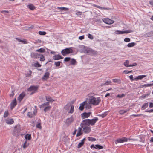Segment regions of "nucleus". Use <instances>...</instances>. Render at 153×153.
<instances>
[{"label":"nucleus","mask_w":153,"mask_h":153,"mask_svg":"<svg viewBox=\"0 0 153 153\" xmlns=\"http://www.w3.org/2000/svg\"><path fill=\"white\" fill-rule=\"evenodd\" d=\"M9 114V113L8 112L7 110L5 111L3 117L4 118H5L7 117Z\"/></svg>","instance_id":"nucleus-35"},{"label":"nucleus","mask_w":153,"mask_h":153,"mask_svg":"<svg viewBox=\"0 0 153 153\" xmlns=\"http://www.w3.org/2000/svg\"><path fill=\"white\" fill-rule=\"evenodd\" d=\"M53 59L55 60H59L62 59L63 58L59 54L55 55L53 57Z\"/></svg>","instance_id":"nucleus-17"},{"label":"nucleus","mask_w":153,"mask_h":153,"mask_svg":"<svg viewBox=\"0 0 153 153\" xmlns=\"http://www.w3.org/2000/svg\"><path fill=\"white\" fill-rule=\"evenodd\" d=\"M69 105L68 104H67L64 107V108L65 109H67L69 108Z\"/></svg>","instance_id":"nucleus-63"},{"label":"nucleus","mask_w":153,"mask_h":153,"mask_svg":"<svg viewBox=\"0 0 153 153\" xmlns=\"http://www.w3.org/2000/svg\"><path fill=\"white\" fill-rule=\"evenodd\" d=\"M82 128H83L84 132L85 133H88L91 131V129L90 127L83 126Z\"/></svg>","instance_id":"nucleus-9"},{"label":"nucleus","mask_w":153,"mask_h":153,"mask_svg":"<svg viewBox=\"0 0 153 153\" xmlns=\"http://www.w3.org/2000/svg\"><path fill=\"white\" fill-rule=\"evenodd\" d=\"M49 105V102H46L44 103L43 104L41 105L40 106L39 108H44V107H46L47 106H48Z\"/></svg>","instance_id":"nucleus-26"},{"label":"nucleus","mask_w":153,"mask_h":153,"mask_svg":"<svg viewBox=\"0 0 153 153\" xmlns=\"http://www.w3.org/2000/svg\"><path fill=\"white\" fill-rule=\"evenodd\" d=\"M42 42V41L40 39H38L37 40H36L35 42H34V43L35 44H37V43H41Z\"/></svg>","instance_id":"nucleus-51"},{"label":"nucleus","mask_w":153,"mask_h":153,"mask_svg":"<svg viewBox=\"0 0 153 153\" xmlns=\"http://www.w3.org/2000/svg\"><path fill=\"white\" fill-rule=\"evenodd\" d=\"M73 48L70 47L68 48H66L65 49H63L61 51V53L63 56H65L67 54L73 53Z\"/></svg>","instance_id":"nucleus-3"},{"label":"nucleus","mask_w":153,"mask_h":153,"mask_svg":"<svg viewBox=\"0 0 153 153\" xmlns=\"http://www.w3.org/2000/svg\"><path fill=\"white\" fill-rule=\"evenodd\" d=\"M97 51H96L93 50L92 49L89 48L88 50V53L89 54H96L97 53Z\"/></svg>","instance_id":"nucleus-22"},{"label":"nucleus","mask_w":153,"mask_h":153,"mask_svg":"<svg viewBox=\"0 0 153 153\" xmlns=\"http://www.w3.org/2000/svg\"><path fill=\"white\" fill-rule=\"evenodd\" d=\"M17 102L16 98H15L11 102L10 104V108L11 109H13L16 105Z\"/></svg>","instance_id":"nucleus-11"},{"label":"nucleus","mask_w":153,"mask_h":153,"mask_svg":"<svg viewBox=\"0 0 153 153\" xmlns=\"http://www.w3.org/2000/svg\"><path fill=\"white\" fill-rule=\"evenodd\" d=\"M71 59L70 57H66L64 59V61L65 62H68Z\"/></svg>","instance_id":"nucleus-54"},{"label":"nucleus","mask_w":153,"mask_h":153,"mask_svg":"<svg viewBox=\"0 0 153 153\" xmlns=\"http://www.w3.org/2000/svg\"><path fill=\"white\" fill-rule=\"evenodd\" d=\"M6 121V123L9 124H12L14 122V120L13 119H7Z\"/></svg>","instance_id":"nucleus-21"},{"label":"nucleus","mask_w":153,"mask_h":153,"mask_svg":"<svg viewBox=\"0 0 153 153\" xmlns=\"http://www.w3.org/2000/svg\"><path fill=\"white\" fill-rule=\"evenodd\" d=\"M1 13L6 15L7 13H9V11L7 10H3L1 11Z\"/></svg>","instance_id":"nucleus-49"},{"label":"nucleus","mask_w":153,"mask_h":153,"mask_svg":"<svg viewBox=\"0 0 153 153\" xmlns=\"http://www.w3.org/2000/svg\"><path fill=\"white\" fill-rule=\"evenodd\" d=\"M95 149H102L103 148V147L102 146L98 144H96L95 145Z\"/></svg>","instance_id":"nucleus-36"},{"label":"nucleus","mask_w":153,"mask_h":153,"mask_svg":"<svg viewBox=\"0 0 153 153\" xmlns=\"http://www.w3.org/2000/svg\"><path fill=\"white\" fill-rule=\"evenodd\" d=\"M27 7L31 10H33L35 8V7L32 4L28 5Z\"/></svg>","instance_id":"nucleus-27"},{"label":"nucleus","mask_w":153,"mask_h":153,"mask_svg":"<svg viewBox=\"0 0 153 153\" xmlns=\"http://www.w3.org/2000/svg\"><path fill=\"white\" fill-rule=\"evenodd\" d=\"M129 77L130 78V79L132 81H133L134 80L133 78V76L132 75H131L129 76Z\"/></svg>","instance_id":"nucleus-61"},{"label":"nucleus","mask_w":153,"mask_h":153,"mask_svg":"<svg viewBox=\"0 0 153 153\" xmlns=\"http://www.w3.org/2000/svg\"><path fill=\"white\" fill-rule=\"evenodd\" d=\"M88 37L89 38L91 39H93L94 38L93 36L90 34H88Z\"/></svg>","instance_id":"nucleus-55"},{"label":"nucleus","mask_w":153,"mask_h":153,"mask_svg":"<svg viewBox=\"0 0 153 153\" xmlns=\"http://www.w3.org/2000/svg\"><path fill=\"white\" fill-rule=\"evenodd\" d=\"M88 140L90 141H95L96 140V138L92 137H88Z\"/></svg>","instance_id":"nucleus-39"},{"label":"nucleus","mask_w":153,"mask_h":153,"mask_svg":"<svg viewBox=\"0 0 153 153\" xmlns=\"http://www.w3.org/2000/svg\"><path fill=\"white\" fill-rule=\"evenodd\" d=\"M49 75L50 73L49 72L45 73L42 78V79L45 80H47L49 77Z\"/></svg>","instance_id":"nucleus-16"},{"label":"nucleus","mask_w":153,"mask_h":153,"mask_svg":"<svg viewBox=\"0 0 153 153\" xmlns=\"http://www.w3.org/2000/svg\"><path fill=\"white\" fill-rule=\"evenodd\" d=\"M91 113V112H89L88 113L85 112L81 114V117L82 118L84 119L85 118L88 117L90 116Z\"/></svg>","instance_id":"nucleus-12"},{"label":"nucleus","mask_w":153,"mask_h":153,"mask_svg":"<svg viewBox=\"0 0 153 153\" xmlns=\"http://www.w3.org/2000/svg\"><path fill=\"white\" fill-rule=\"evenodd\" d=\"M25 96V93L24 92H22L18 97V100L20 102L24 98Z\"/></svg>","instance_id":"nucleus-13"},{"label":"nucleus","mask_w":153,"mask_h":153,"mask_svg":"<svg viewBox=\"0 0 153 153\" xmlns=\"http://www.w3.org/2000/svg\"><path fill=\"white\" fill-rule=\"evenodd\" d=\"M41 54L35 53L32 52L31 53V57L32 58L37 59L41 56Z\"/></svg>","instance_id":"nucleus-8"},{"label":"nucleus","mask_w":153,"mask_h":153,"mask_svg":"<svg viewBox=\"0 0 153 153\" xmlns=\"http://www.w3.org/2000/svg\"><path fill=\"white\" fill-rule=\"evenodd\" d=\"M144 36L146 37H151L153 36V31H150L146 33L144 35Z\"/></svg>","instance_id":"nucleus-20"},{"label":"nucleus","mask_w":153,"mask_h":153,"mask_svg":"<svg viewBox=\"0 0 153 153\" xmlns=\"http://www.w3.org/2000/svg\"><path fill=\"white\" fill-rule=\"evenodd\" d=\"M84 39V36L83 35L79 37V39L80 40H82Z\"/></svg>","instance_id":"nucleus-60"},{"label":"nucleus","mask_w":153,"mask_h":153,"mask_svg":"<svg viewBox=\"0 0 153 153\" xmlns=\"http://www.w3.org/2000/svg\"><path fill=\"white\" fill-rule=\"evenodd\" d=\"M149 86H150V84H144L143 85H142V87H149Z\"/></svg>","instance_id":"nucleus-59"},{"label":"nucleus","mask_w":153,"mask_h":153,"mask_svg":"<svg viewBox=\"0 0 153 153\" xmlns=\"http://www.w3.org/2000/svg\"><path fill=\"white\" fill-rule=\"evenodd\" d=\"M84 144L82 143V142H81L79 143L78 144L77 148H81L84 145Z\"/></svg>","instance_id":"nucleus-50"},{"label":"nucleus","mask_w":153,"mask_h":153,"mask_svg":"<svg viewBox=\"0 0 153 153\" xmlns=\"http://www.w3.org/2000/svg\"><path fill=\"white\" fill-rule=\"evenodd\" d=\"M39 35H46V33L45 31H39Z\"/></svg>","instance_id":"nucleus-48"},{"label":"nucleus","mask_w":153,"mask_h":153,"mask_svg":"<svg viewBox=\"0 0 153 153\" xmlns=\"http://www.w3.org/2000/svg\"><path fill=\"white\" fill-rule=\"evenodd\" d=\"M135 45V43L134 42L129 43L127 45V46L128 47H131L134 46Z\"/></svg>","instance_id":"nucleus-41"},{"label":"nucleus","mask_w":153,"mask_h":153,"mask_svg":"<svg viewBox=\"0 0 153 153\" xmlns=\"http://www.w3.org/2000/svg\"><path fill=\"white\" fill-rule=\"evenodd\" d=\"M103 22L108 24H111L114 23V21L109 19H103Z\"/></svg>","instance_id":"nucleus-14"},{"label":"nucleus","mask_w":153,"mask_h":153,"mask_svg":"<svg viewBox=\"0 0 153 153\" xmlns=\"http://www.w3.org/2000/svg\"><path fill=\"white\" fill-rule=\"evenodd\" d=\"M148 106V103H145L141 107V109L143 110L145 109Z\"/></svg>","instance_id":"nucleus-29"},{"label":"nucleus","mask_w":153,"mask_h":153,"mask_svg":"<svg viewBox=\"0 0 153 153\" xmlns=\"http://www.w3.org/2000/svg\"><path fill=\"white\" fill-rule=\"evenodd\" d=\"M25 138L26 140H30L31 139V135L30 134H27L25 136Z\"/></svg>","instance_id":"nucleus-32"},{"label":"nucleus","mask_w":153,"mask_h":153,"mask_svg":"<svg viewBox=\"0 0 153 153\" xmlns=\"http://www.w3.org/2000/svg\"><path fill=\"white\" fill-rule=\"evenodd\" d=\"M36 52L42 53L45 52V50L43 48H41L39 49L36 50Z\"/></svg>","instance_id":"nucleus-31"},{"label":"nucleus","mask_w":153,"mask_h":153,"mask_svg":"<svg viewBox=\"0 0 153 153\" xmlns=\"http://www.w3.org/2000/svg\"><path fill=\"white\" fill-rule=\"evenodd\" d=\"M113 81L114 83H121V80L120 79H113L112 80Z\"/></svg>","instance_id":"nucleus-38"},{"label":"nucleus","mask_w":153,"mask_h":153,"mask_svg":"<svg viewBox=\"0 0 153 153\" xmlns=\"http://www.w3.org/2000/svg\"><path fill=\"white\" fill-rule=\"evenodd\" d=\"M37 112V110L35 111H34L33 112H29L27 114V116H28L29 117L32 118L33 117V116L35 115V114Z\"/></svg>","instance_id":"nucleus-18"},{"label":"nucleus","mask_w":153,"mask_h":153,"mask_svg":"<svg viewBox=\"0 0 153 153\" xmlns=\"http://www.w3.org/2000/svg\"><path fill=\"white\" fill-rule=\"evenodd\" d=\"M107 114V112H105L103 114H100L99 115L102 117V118L104 117H105Z\"/></svg>","instance_id":"nucleus-47"},{"label":"nucleus","mask_w":153,"mask_h":153,"mask_svg":"<svg viewBox=\"0 0 153 153\" xmlns=\"http://www.w3.org/2000/svg\"><path fill=\"white\" fill-rule=\"evenodd\" d=\"M14 130L16 132H19L21 130L20 126L19 125H16L14 127Z\"/></svg>","instance_id":"nucleus-19"},{"label":"nucleus","mask_w":153,"mask_h":153,"mask_svg":"<svg viewBox=\"0 0 153 153\" xmlns=\"http://www.w3.org/2000/svg\"><path fill=\"white\" fill-rule=\"evenodd\" d=\"M40 58V60L41 61H44L45 59V57L43 56L42 54H41V55Z\"/></svg>","instance_id":"nucleus-44"},{"label":"nucleus","mask_w":153,"mask_h":153,"mask_svg":"<svg viewBox=\"0 0 153 153\" xmlns=\"http://www.w3.org/2000/svg\"><path fill=\"white\" fill-rule=\"evenodd\" d=\"M132 71H128V70H125L123 71V73H125V74H127L129 73H131Z\"/></svg>","instance_id":"nucleus-53"},{"label":"nucleus","mask_w":153,"mask_h":153,"mask_svg":"<svg viewBox=\"0 0 153 153\" xmlns=\"http://www.w3.org/2000/svg\"><path fill=\"white\" fill-rule=\"evenodd\" d=\"M98 120L97 117H95L94 119H86L83 120L80 124L81 126L83 127V126H88L90 125H94Z\"/></svg>","instance_id":"nucleus-1"},{"label":"nucleus","mask_w":153,"mask_h":153,"mask_svg":"<svg viewBox=\"0 0 153 153\" xmlns=\"http://www.w3.org/2000/svg\"><path fill=\"white\" fill-rule=\"evenodd\" d=\"M132 32H133V31L131 30H125L124 31L116 30L115 32L114 33L118 35L124 33H128Z\"/></svg>","instance_id":"nucleus-6"},{"label":"nucleus","mask_w":153,"mask_h":153,"mask_svg":"<svg viewBox=\"0 0 153 153\" xmlns=\"http://www.w3.org/2000/svg\"><path fill=\"white\" fill-rule=\"evenodd\" d=\"M146 112H148L149 113H151L153 112V109H150L149 110H146L145 111Z\"/></svg>","instance_id":"nucleus-62"},{"label":"nucleus","mask_w":153,"mask_h":153,"mask_svg":"<svg viewBox=\"0 0 153 153\" xmlns=\"http://www.w3.org/2000/svg\"><path fill=\"white\" fill-rule=\"evenodd\" d=\"M58 9H60L62 10H64V11H67L69 10V9L68 8L65 7H58L57 8Z\"/></svg>","instance_id":"nucleus-34"},{"label":"nucleus","mask_w":153,"mask_h":153,"mask_svg":"<svg viewBox=\"0 0 153 153\" xmlns=\"http://www.w3.org/2000/svg\"><path fill=\"white\" fill-rule=\"evenodd\" d=\"M39 86H37L31 85L27 89L28 91H32V92L31 94L35 93L39 88Z\"/></svg>","instance_id":"nucleus-4"},{"label":"nucleus","mask_w":153,"mask_h":153,"mask_svg":"<svg viewBox=\"0 0 153 153\" xmlns=\"http://www.w3.org/2000/svg\"><path fill=\"white\" fill-rule=\"evenodd\" d=\"M129 61L128 60H126L124 63V65L126 67H129L136 66L137 65L136 63H134L132 64L129 65Z\"/></svg>","instance_id":"nucleus-10"},{"label":"nucleus","mask_w":153,"mask_h":153,"mask_svg":"<svg viewBox=\"0 0 153 153\" xmlns=\"http://www.w3.org/2000/svg\"><path fill=\"white\" fill-rule=\"evenodd\" d=\"M146 76V75H139L137 76L136 77L134 78V80H137L138 79H142L143 78L145 77Z\"/></svg>","instance_id":"nucleus-23"},{"label":"nucleus","mask_w":153,"mask_h":153,"mask_svg":"<svg viewBox=\"0 0 153 153\" xmlns=\"http://www.w3.org/2000/svg\"><path fill=\"white\" fill-rule=\"evenodd\" d=\"M20 42L23 43L24 44H26L27 43V42L26 41L25 39L24 40H21L20 41Z\"/></svg>","instance_id":"nucleus-57"},{"label":"nucleus","mask_w":153,"mask_h":153,"mask_svg":"<svg viewBox=\"0 0 153 153\" xmlns=\"http://www.w3.org/2000/svg\"><path fill=\"white\" fill-rule=\"evenodd\" d=\"M74 120L73 116H71L70 118L67 119L65 121V123L68 126H69Z\"/></svg>","instance_id":"nucleus-7"},{"label":"nucleus","mask_w":153,"mask_h":153,"mask_svg":"<svg viewBox=\"0 0 153 153\" xmlns=\"http://www.w3.org/2000/svg\"><path fill=\"white\" fill-rule=\"evenodd\" d=\"M34 66L36 67H39L41 66V65L38 62L35 63L34 64Z\"/></svg>","instance_id":"nucleus-45"},{"label":"nucleus","mask_w":153,"mask_h":153,"mask_svg":"<svg viewBox=\"0 0 153 153\" xmlns=\"http://www.w3.org/2000/svg\"><path fill=\"white\" fill-rule=\"evenodd\" d=\"M128 111V110H120L119 111V113L121 114H123L124 113H126L127 112V111Z\"/></svg>","instance_id":"nucleus-40"},{"label":"nucleus","mask_w":153,"mask_h":153,"mask_svg":"<svg viewBox=\"0 0 153 153\" xmlns=\"http://www.w3.org/2000/svg\"><path fill=\"white\" fill-rule=\"evenodd\" d=\"M76 62V61L74 59H72L70 62V63L72 65H74Z\"/></svg>","instance_id":"nucleus-37"},{"label":"nucleus","mask_w":153,"mask_h":153,"mask_svg":"<svg viewBox=\"0 0 153 153\" xmlns=\"http://www.w3.org/2000/svg\"><path fill=\"white\" fill-rule=\"evenodd\" d=\"M87 101H85L81 103L80 105V106L79 108V109L80 111L83 110L84 108V106L85 104L86 103Z\"/></svg>","instance_id":"nucleus-15"},{"label":"nucleus","mask_w":153,"mask_h":153,"mask_svg":"<svg viewBox=\"0 0 153 153\" xmlns=\"http://www.w3.org/2000/svg\"><path fill=\"white\" fill-rule=\"evenodd\" d=\"M125 96V94H118L117 96V97L119 98H122Z\"/></svg>","instance_id":"nucleus-46"},{"label":"nucleus","mask_w":153,"mask_h":153,"mask_svg":"<svg viewBox=\"0 0 153 153\" xmlns=\"http://www.w3.org/2000/svg\"><path fill=\"white\" fill-rule=\"evenodd\" d=\"M111 81H107L104 83L102 84L100 86H102L104 85H109L111 84Z\"/></svg>","instance_id":"nucleus-28"},{"label":"nucleus","mask_w":153,"mask_h":153,"mask_svg":"<svg viewBox=\"0 0 153 153\" xmlns=\"http://www.w3.org/2000/svg\"><path fill=\"white\" fill-rule=\"evenodd\" d=\"M128 140L127 138L125 137H123L122 138L117 139L115 141V143L116 144L119 143H123L124 142H127Z\"/></svg>","instance_id":"nucleus-5"},{"label":"nucleus","mask_w":153,"mask_h":153,"mask_svg":"<svg viewBox=\"0 0 153 153\" xmlns=\"http://www.w3.org/2000/svg\"><path fill=\"white\" fill-rule=\"evenodd\" d=\"M61 63V62L58 61L55 62V65L56 67H59L60 66V63Z\"/></svg>","instance_id":"nucleus-43"},{"label":"nucleus","mask_w":153,"mask_h":153,"mask_svg":"<svg viewBox=\"0 0 153 153\" xmlns=\"http://www.w3.org/2000/svg\"><path fill=\"white\" fill-rule=\"evenodd\" d=\"M82 129L80 127H79L78 128V132L76 134V137H79L82 134Z\"/></svg>","instance_id":"nucleus-25"},{"label":"nucleus","mask_w":153,"mask_h":153,"mask_svg":"<svg viewBox=\"0 0 153 153\" xmlns=\"http://www.w3.org/2000/svg\"><path fill=\"white\" fill-rule=\"evenodd\" d=\"M89 97L88 102L90 104L94 105H97L99 104L101 101V99L100 97L96 98L95 97L92 96H90Z\"/></svg>","instance_id":"nucleus-2"},{"label":"nucleus","mask_w":153,"mask_h":153,"mask_svg":"<svg viewBox=\"0 0 153 153\" xmlns=\"http://www.w3.org/2000/svg\"><path fill=\"white\" fill-rule=\"evenodd\" d=\"M149 107L150 108H152L153 107V103L150 102L149 103Z\"/></svg>","instance_id":"nucleus-64"},{"label":"nucleus","mask_w":153,"mask_h":153,"mask_svg":"<svg viewBox=\"0 0 153 153\" xmlns=\"http://www.w3.org/2000/svg\"><path fill=\"white\" fill-rule=\"evenodd\" d=\"M124 41L126 42H128L130 41V39L128 38H126L124 39Z\"/></svg>","instance_id":"nucleus-52"},{"label":"nucleus","mask_w":153,"mask_h":153,"mask_svg":"<svg viewBox=\"0 0 153 153\" xmlns=\"http://www.w3.org/2000/svg\"><path fill=\"white\" fill-rule=\"evenodd\" d=\"M71 108L69 113L72 114L74 112V106L73 105H71Z\"/></svg>","instance_id":"nucleus-42"},{"label":"nucleus","mask_w":153,"mask_h":153,"mask_svg":"<svg viewBox=\"0 0 153 153\" xmlns=\"http://www.w3.org/2000/svg\"><path fill=\"white\" fill-rule=\"evenodd\" d=\"M43 108H44V110L45 112H46L48 111L49 110L51 109V106H48L46 107H44Z\"/></svg>","instance_id":"nucleus-30"},{"label":"nucleus","mask_w":153,"mask_h":153,"mask_svg":"<svg viewBox=\"0 0 153 153\" xmlns=\"http://www.w3.org/2000/svg\"><path fill=\"white\" fill-rule=\"evenodd\" d=\"M91 104H90L89 103V104H88L87 103V102H86V103L85 104V108L86 109H90L91 107Z\"/></svg>","instance_id":"nucleus-33"},{"label":"nucleus","mask_w":153,"mask_h":153,"mask_svg":"<svg viewBox=\"0 0 153 153\" xmlns=\"http://www.w3.org/2000/svg\"><path fill=\"white\" fill-rule=\"evenodd\" d=\"M45 98L46 100L48 102H53V101H54V100L52 99L51 97L50 96H45Z\"/></svg>","instance_id":"nucleus-24"},{"label":"nucleus","mask_w":153,"mask_h":153,"mask_svg":"<svg viewBox=\"0 0 153 153\" xmlns=\"http://www.w3.org/2000/svg\"><path fill=\"white\" fill-rule=\"evenodd\" d=\"M36 127L39 129H41L42 128V126L40 123H39L36 125Z\"/></svg>","instance_id":"nucleus-56"},{"label":"nucleus","mask_w":153,"mask_h":153,"mask_svg":"<svg viewBox=\"0 0 153 153\" xmlns=\"http://www.w3.org/2000/svg\"><path fill=\"white\" fill-rule=\"evenodd\" d=\"M88 48H85L84 50V52L85 53H88Z\"/></svg>","instance_id":"nucleus-58"}]
</instances>
